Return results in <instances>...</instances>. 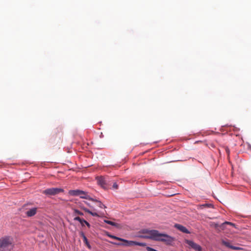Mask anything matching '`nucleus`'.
I'll use <instances>...</instances> for the list:
<instances>
[{"instance_id": "1", "label": "nucleus", "mask_w": 251, "mask_h": 251, "mask_svg": "<svg viewBox=\"0 0 251 251\" xmlns=\"http://www.w3.org/2000/svg\"><path fill=\"white\" fill-rule=\"evenodd\" d=\"M143 233L147 234L146 235L144 236L145 238L155 241L162 242L168 246H173L175 244L176 241L175 237L166 233H160L157 230L145 229L143 230Z\"/></svg>"}, {"instance_id": "2", "label": "nucleus", "mask_w": 251, "mask_h": 251, "mask_svg": "<svg viewBox=\"0 0 251 251\" xmlns=\"http://www.w3.org/2000/svg\"><path fill=\"white\" fill-rule=\"evenodd\" d=\"M13 239L10 236H4L0 238V251H13Z\"/></svg>"}, {"instance_id": "3", "label": "nucleus", "mask_w": 251, "mask_h": 251, "mask_svg": "<svg viewBox=\"0 0 251 251\" xmlns=\"http://www.w3.org/2000/svg\"><path fill=\"white\" fill-rule=\"evenodd\" d=\"M63 192H64V190L62 188H50L44 190L43 192V194L48 196H54L56 194H58Z\"/></svg>"}, {"instance_id": "4", "label": "nucleus", "mask_w": 251, "mask_h": 251, "mask_svg": "<svg viewBox=\"0 0 251 251\" xmlns=\"http://www.w3.org/2000/svg\"><path fill=\"white\" fill-rule=\"evenodd\" d=\"M185 243L188 245L191 248L194 250L196 251H201L202 248L201 247L195 243L192 240H190L188 239H185L184 241Z\"/></svg>"}, {"instance_id": "5", "label": "nucleus", "mask_w": 251, "mask_h": 251, "mask_svg": "<svg viewBox=\"0 0 251 251\" xmlns=\"http://www.w3.org/2000/svg\"><path fill=\"white\" fill-rule=\"evenodd\" d=\"M122 241V243H117V242H111L112 244L117 245V246H122L125 247H131L134 246V241H128L122 238V240H120Z\"/></svg>"}, {"instance_id": "6", "label": "nucleus", "mask_w": 251, "mask_h": 251, "mask_svg": "<svg viewBox=\"0 0 251 251\" xmlns=\"http://www.w3.org/2000/svg\"><path fill=\"white\" fill-rule=\"evenodd\" d=\"M98 183L101 187L104 188L107 184V177L103 176H100L97 178Z\"/></svg>"}, {"instance_id": "7", "label": "nucleus", "mask_w": 251, "mask_h": 251, "mask_svg": "<svg viewBox=\"0 0 251 251\" xmlns=\"http://www.w3.org/2000/svg\"><path fill=\"white\" fill-rule=\"evenodd\" d=\"M174 227L183 233H187V234L190 233V232L188 230V229H187L186 227H185L184 226H183L181 225H180L178 224H176L174 225Z\"/></svg>"}, {"instance_id": "8", "label": "nucleus", "mask_w": 251, "mask_h": 251, "mask_svg": "<svg viewBox=\"0 0 251 251\" xmlns=\"http://www.w3.org/2000/svg\"><path fill=\"white\" fill-rule=\"evenodd\" d=\"M222 243L224 245H225L226 247L234 250H240L242 249V248L239 247L234 246L230 245L229 242L226 241L225 240H222Z\"/></svg>"}, {"instance_id": "9", "label": "nucleus", "mask_w": 251, "mask_h": 251, "mask_svg": "<svg viewBox=\"0 0 251 251\" xmlns=\"http://www.w3.org/2000/svg\"><path fill=\"white\" fill-rule=\"evenodd\" d=\"M81 199H84L86 200H89L90 201H94V199L91 198L89 195L88 193L81 190L80 193V195L79 196Z\"/></svg>"}, {"instance_id": "10", "label": "nucleus", "mask_w": 251, "mask_h": 251, "mask_svg": "<svg viewBox=\"0 0 251 251\" xmlns=\"http://www.w3.org/2000/svg\"><path fill=\"white\" fill-rule=\"evenodd\" d=\"M37 213V208L33 207L27 210L25 214L27 217H32L34 216Z\"/></svg>"}, {"instance_id": "11", "label": "nucleus", "mask_w": 251, "mask_h": 251, "mask_svg": "<svg viewBox=\"0 0 251 251\" xmlns=\"http://www.w3.org/2000/svg\"><path fill=\"white\" fill-rule=\"evenodd\" d=\"M81 191L78 189L70 190L69 191L68 194L72 196H79Z\"/></svg>"}, {"instance_id": "12", "label": "nucleus", "mask_w": 251, "mask_h": 251, "mask_svg": "<svg viewBox=\"0 0 251 251\" xmlns=\"http://www.w3.org/2000/svg\"><path fill=\"white\" fill-rule=\"evenodd\" d=\"M79 234L83 238V241L85 243V244H86V245L87 246V247L89 249H91V246H90V244H89V242L88 241V239H87V237L85 235L84 232L83 231H80V233H79Z\"/></svg>"}, {"instance_id": "13", "label": "nucleus", "mask_w": 251, "mask_h": 251, "mask_svg": "<svg viewBox=\"0 0 251 251\" xmlns=\"http://www.w3.org/2000/svg\"><path fill=\"white\" fill-rule=\"evenodd\" d=\"M74 221H77L79 222V223L81 224L82 226H83L85 224V221L84 219L80 218L78 216H76L74 218Z\"/></svg>"}, {"instance_id": "14", "label": "nucleus", "mask_w": 251, "mask_h": 251, "mask_svg": "<svg viewBox=\"0 0 251 251\" xmlns=\"http://www.w3.org/2000/svg\"><path fill=\"white\" fill-rule=\"evenodd\" d=\"M82 208L86 212L89 213L90 214H91L92 216H95V217H98L99 216L98 214L96 212H92L91 211V210H90L89 209L86 208H85V207H82Z\"/></svg>"}, {"instance_id": "15", "label": "nucleus", "mask_w": 251, "mask_h": 251, "mask_svg": "<svg viewBox=\"0 0 251 251\" xmlns=\"http://www.w3.org/2000/svg\"><path fill=\"white\" fill-rule=\"evenodd\" d=\"M92 201L97 202L98 203L97 205L101 208H105L106 207L104 204H103L100 201H98V200L94 199V201Z\"/></svg>"}, {"instance_id": "16", "label": "nucleus", "mask_w": 251, "mask_h": 251, "mask_svg": "<svg viewBox=\"0 0 251 251\" xmlns=\"http://www.w3.org/2000/svg\"><path fill=\"white\" fill-rule=\"evenodd\" d=\"M104 222L108 225H110L111 226H115L117 227H118V226H119L118 224L113 222L111 221H109V220H104Z\"/></svg>"}, {"instance_id": "17", "label": "nucleus", "mask_w": 251, "mask_h": 251, "mask_svg": "<svg viewBox=\"0 0 251 251\" xmlns=\"http://www.w3.org/2000/svg\"><path fill=\"white\" fill-rule=\"evenodd\" d=\"M134 246H139L140 247H145L146 246V243L134 241Z\"/></svg>"}, {"instance_id": "18", "label": "nucleus", "mask_w": 251, "mask_h": 251, "mask_svg": "<svg viewBox=\"0 0 251 251\" xmlns=\"http://www.w3.org/2000/svg\"><path fill=\"white\" fill-rule=\"evenodd\" d=\"M225 225H230V226H231L233 227H234L235 228H236V225L234 224V223H232L231 222H227V221H226L225 222H224L222 225V226H224Z\"/></svg>"}, {"instance_id": "19", "label": "nucleus", "mask_w": 251, "mask_h": 251, "mask_svg": "<svg viewBox=\"0 0 251 251\" xmlns=\"http://www.w3.org/2000/svg\"><path fill=\"white\" fill-rule=\"evenodd\" d=\"M74 213L75 215H83V213L82 212L80 211L79 210L76 209H75L74 210Z\"/></svg>"}, {"instance_id": "20", "label": "nucleus", "mask_w": 251, "mask_h": 251, "mask_svg": "<svg viewBox=\"0 0 251 251\" xmlns=\"http://www.w3.org/2000/svg\"><path fill=\"white\" fill-rule=\"evenodd\" d=\"M107 236H109V237L111 238H113V239H116L117 240H119V241H120L121 240H122V238H120V237H117L116 236H114V235H111V234H107Z\"/></svg>"}, {"instance_id": "21", "label": "nucleus", "mask_w": 251, "mask_h": 251, "mask_svg": "<svg viewBox=\"0 0 251 251\" xmlns=\"http://www.w3.org/2000/svg\"><path fill=\"white\" fill-rule=\"evenodd\" d=\"M202 206H203L204 207H206L208 208H213V205L211 203H205V204L202 205Z\"/></svg>"}, {"instance_id": "22", "label": "nucleus", "mask_w": 251, "mask_h": 251, "mask_svg": "<svg viewBox=\"0 0 251 251\" xmlns=\"http://www.w3.org/2000/svg\"><path fill=\"white\" fill-rule=\"evenodd\" d=\"M146 250L148 251H158L151 247H147L146 248Z\"/></svg>"}, {"instance_id": "23", "label": "nucleus", "mask_w": 251, "mask_h": 251, "mask_svg": "<svg viewBox=\"0 0 251 251\" xmlns=\"http://www.w3.org/2000/svg\"><path fill=\"white\" fill-rule=\"evenodd\" d=\"M85 225H86L88 228H90L91 226L90 224L86 221H85Z\"/></svg>"}, {"instance_id": "24", "label": "nucleus", "mask_w": 251, "mask_h": 251, "mask_svg": "<svg viewBox=\"0 0 251 251\" xmlns=\"http://www.w3.org/2000/svg\"><path fill=\"white\" fill-rule=\"evenodd\" d=\"M226 153L229 155V153H230V151H229V149L228 148H226Z\"/></svg>"}, {"instance_id": "25", "label": "nucleus", "mask_w": 251, "mask_h": 251, "mask_svg": "<svg viewBox=\"0 0 251 251\" xmlns=\"http://www.w3.org/2000/svg\"><path fill=\"white\" fill-rule=\"evenodd\" d=\"M113 187L115 188V189H117L118 188V185L116 183H114L113 184Z\"/></svg>"}]
</instances>
